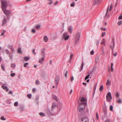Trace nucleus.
I'll list each match as a JSON object with an SVG mask.
<instances>
[{
    "label": "nucleus",
    "instance_id": "09e8293b",
    "mask_svg": "<svg viewBox=\"0 0 122 122\" xmlns=\"http://www.w3.org/2000/svg\"><path fill=\"white\" fill-rule=\"evenodd\" d=\"M111 120L110 119H107L105 121V122H111Z\"/></svg>",
    "mask_w": 122,
    "mask_h": 122
},
{
    "label": "nucleus",
    "instance_id": "dca6fc26",
    "mask_svg": "<svg viewBox=\"0 0 122 122\" xmlns=\"http://www.w3.org/2000/svg\"><path fill=\"white\" fill-rule=\"evenodd\" d=\"M44 50H45V49L43 48V50H42L41 51V55L42 56H43V57H44L45 56V54L44 53Z\"/></svg>",
    "mask_w": 122,
    "mask_h": 122
},
{
    "label": "nucleus",
    "instance_id": "f8f14e48",
    "mask_svg": "<svg viewBox=\"0 0 122 122\" xmlns=\"http://www.w3.org/2000/svg\"><path fill=\"white\" fill-rule=\"evenodd\" d=\"M1 86L3 89L5 90H6V92H8L9 91V89L8 88L7 86H5L4 85H2Z\"/></svg>",
    "mask_w": 122,
    "mask_h": 122
},
{
    "label": "nucleus",
    "instance_id": "79ce46f5",
    "mask_svg": "<svg viewBox=\"0 0 122 122\" xmlns=\"http://www.w3.org/2000/svg\"><path fill=\"white\" fill-rule=\"evenodd\" d=\"M113 107L112 105H111L110 106V110L111 111H112L113 110Z\"/></svg>",
    "mask_w": 122,
    "mask_h": 122
},
{
    "label": "nucleus",
    "instance_id": "0eeeda50",
    "mask_svg": "<svg viewBox=\"0 0 122 122\" xmlns=\"http://www.w3.org/2000/svg\"><path fill=\"white\" fill-rule=\"evenodd\" d=\"M60 79V76L59 75H58L55 77V83L56 85H57Z\"/></svg>",
    "mask_w": 122,
    "mask_h": 122
},
{
    "label": "nucleus",
    "instance_id": "5701e85b",
    "mask_svg": "<svg viewBox=\"0 0 122 122\" xmlns=\"http://www.w3.org/2000/svg\"><path fill=\"white\" fill-rule=\"evenodd\" d=\"M30 59V58L29 57L27 56L25 57H24V60L25 61H27L28 60Z\"/></svg>",
    "mask_w": 122,
    "mask_h": 122
},
{
    "label": "nucleus",
    "instance_id": "a211bd4d",
    "mask_svg": "<svg viewBox=\"0 0 122 122\" xmlns=\"http://www.w3.org/2000/svg\"><path fill=\"white\" fill-rule=\"evenodd\" d=\"M117 102L121 104L122 102V100L121 99L118 98V100H117Z\"/></svg>",
    "mask_w": 122,
    "mask_h": 122
},
{
    "label": "nucleus",
    "instance_id": "1a4fd4ad",
    "mask_svg": "<svg viewBox=\"0 0 122 122\" xmlns=\"http://www.w3.org/2000/svg\"><path fill=\"white\" fill-rule=\"evenodd\" d=\"M7 19L5 17H4L2 21V26L5 25L6 24H7Z\"/></svg>",
    "mask_w": 122,
    "mask_h": 122
},
{
    "label": "nucleus",
    "instance_id": "cd10ccee",
    "mask_svg": "<svg viewBox=\"0 0 122 122\" xmlns=\"http://www.w3.org/2000/svg\"><path fill=\"white\" fill-rule=\"evenodd\" d=\"M11 66L13 68H14L15 66V65L14 63H11Z\"/></svg>",
    "mask_w": 122,
    "mask_h": 122
},
{
    "label": "nucleus",
    "instance_id": "6e6552de",
    "mask_svg": "<svg viewBox=\"0 0 122 122\" xmlns=\"http://www.w3.org/2000/svg\"><path fill=\"white\" fill-rule=\"evenodd\" d=\"M115 45L114 40L113 38L112 40V42L111 44L110 45V47L112 49V51L113 52V49Z\"/></svg>",
    "mask_w": 122,
    "mask_h": 122
},
{
    "label": "nucleus",
    "instance_id": "423d86ee",
    "mask_svg": "<svg viewBox=\"0 0 122 122\" xmlns=\"http://www.w3.org/2000/svg\"><path fill=\"white\" fill-rule=\"evenodd\" d=\"M67 35V32H65L63 35V38L66 41L67 40L69 37V35Z\"/></svg>",
    "mask_w": 122,
    "mask_h": 122
},
{
    "label": "nucleus",
    "instance_id": "774afa93",
    "mask_svg": "<svg viewBox=\"0 0 122 122\" xmlns=\"http://www.w3.org/2000/svg\"><path fill=\"white\" fill-rule=\"evenodd\" d=\"M36 91V89L35 88H33L32 89V92L33 93H34Z\"/></svg>",
    "mask_w": 122,
    "mask_h": 122
},
{
    "label": "nucleus",
    "instance_id": "f257e3e1",
    "mask_svg": "<svg viewBox=\"0 0 122 122\" xmlns=\"http://www.w3.org/2000/svg\"><path fill=\"white\" fill-rule=\"evenodd\" d=\"M80 102L82 103H79L77 108V111L78 112V117L80 122H83L84 119V97L81 98Z\"/></svg>",
    "mask_w": 122,
    "mask_h": 122
},
{
    "label": "nucleus",
    "instance_id": "6ab92c4d",
    "mask_svg": "<svg viewBox=\"0 0 122 122\" xmlns=\"http://www.w3.org/2000/svg\"><path fill=\"white\" fill-rule=\"evenodd\" d=\"M13 53H10L9 55V57L10 58L11 60H12V59Z\"/></svg>",
    "mask_w": 122,
    "mask_h": 122
},
{
    "label": "nucleus",
    "instance_id": "4468645a",
    "mask_svg": "<svg viewBox=\"0 0 122 122\" xmlns=\"http://www.w3.org/2000/svg\"><path fill=\"white\" fill-rule=\"evenodd\" d=\"M100 0H95L94 1V4L96 5L98 4Z\"/></svg>",
    "mask_w": 122,
    "mask_h": 122
},
{
    "label": "nucleus",
    "instance_id": "2eb2a0df",
    "mask_svg": "<svg viewBox=\"0 0 122 122\" xmlns=\"http://www.w3.org/2000/svg\"><path fill=\"white\" fill-rule=\"evenodd\" d=\"M52 98L53 99L55 100L56 101H58V99H57V97L55 95H53L52 96Z\"/></svg>",
    "mask_w": 122,
    "mask_h": 122
},
{
    "label": "nucleus",
    "instance_id": "a878e982",
    "mask_svg": "<svg viewBox=\"0 0 122 122\" xmlns=\"http://www.w3.org/2000/svg\"><path fill=\"white\" fill-rule=\"evenodd\" d=\"M117 24L119 25H121L122 24V20H120L118 22Z\"/></svg>",
    "mask_w": 122,
    "mask_h": 122
},
{
    "label": "nucleus",
    "instance_id": "3c124183",
    "mask_svg": "<svg viewBox=\"0 0 122 122\" xmlns=\"http://www.w3.org/2000/svg\"><path fill=\"white\" fill-rule=\"evenodd\" d=\"M96 117L97 119H98L99 117L98 114L97 112L96 113Z\"/></svg>",
    "mask_w": 122,
    "mask_h": 122
},
{
    "label": "nucleus",
    "instance_id": "2f4dec72",
    "mask_svg": "<svg viewBox=\"0 0 122 122\" xmlns=\"http://www.w3.org/2000/svg\"><path fill=\"white\" fill-rule=\"evenodd\" d=\"M68 73V71L67 70H66L65 71V76L66 77L67 76V75Z\"/></svg>",
    "mask_w": 122,
    "mask_h": 122
},
{
    "label": "nucleus",
    "instance_id": "4d7b16f0",
    "mask_svg": "<svg viewBox=\"0 0 122 122\" xmlns=\"http://www.w3.org/2000/svg\"><path fill=\"white\" fill-rule=\"evenodd\" d=\"M112 4H111L110 6V9L109 10V11H111V10L112 9Z\"/></svg>",
    "mask_w": 122,
    "mask_h": 122
},
{
    "label": "nucleus",
    "instance_id": "f704fd0d",
    "mask_svg": "<svg viewBox=\"0 0 122 122\" xmlns=\"http://www.w3.org/2000/svg\"><path fill=\"white\" fill-rule=\"evenodd\" d=\"M27 96L29 99H30L31 97V94H29L27 95Z\"/></svg>",
    "mask_w": 122,
    "mask_h": 122
},
{
    "label": "nucleus",
    "instance_id": "9d476101",
    "mask_svg": "<svg viewBox=\"0 0 122 122\" xmlns=\"http://www.w3.org/2000/svg\"><path fill=\"white\" fill-rule=\"evenodd\" d=\"M72 27L71 26H70L68 28V30L71 34L72 33Z\"/></svg>",
    "mask_w": 122,
    "mask_h": 122
},
{
    "label": "nucleus",
    "instance_id": "c756f323",
    "mask_svg": "<svg viewBox=\"0 0 122 122\" xmlns=\"http://www.w3.org/2000/svg\"><path fill=\"white\" fill-rule=\"evenodd\" d=\"M100 41V39H99L97 41L96 44L97 46H98V45L99 44Z\"/></svg>",
    "mask_w": 122,
    "mask_h": 122
},
{
    "label": "nucleus",
    "instance_id": "a19ab883",
    "mask_svg": "<svg viewBox=\"0 0 122 122\" xmlns=\"http://www.w3.org/2000/svg\"><path fill=\"white\" fill-rule=\"evenodd\" d=\"M14 105L15 106H17L18 105V102H15Z\"/></svg>",
    "mask_w": 122,
    "mask_h": 122
},
{
    "label": "nucleus",
    "instance_id": "338daca9",
    "mask_svg": "<svg viewBox=\"0 0 122 122\" xmlns=\"http://www.w3.org/2000/svg\"><path fill=\"white\" fill-rule=\"evenodd\" d=\"M94 53V51L93 50H92L90 52V54L91 55L93 54Z\"/></svg>",
    "mask_w": 122,
    "mask_h": 122
},
{
    "label": "nucleus",
    "instance_id": "58836bf2",
    "mask_svg": "<svg viewBox=\"0 0 122 122\" xmlns=\"http://www.w3.org/2000/svg\"><path fill=\"white\" fill-rule=\"evenodd\" d=\"M75 3L74 2H73L72 4L70 5V6L71 7H73L75 6Z\"/></svg>",
    "mask_w": 122,
    "mask_h": 122
},
{
    "label": "nucleus",
    "instance_id": "ddd939ff",
    "mask_svg": "<svg viewBox=\"0 0 122 122\" xmlns=\"http://www.w3.org/2000/svg\"><path fill=\"white\" fill-rule=\"evenodd\" d=\"M84 66V62L83 60L82 61V62L81 63V67L80 69V71H81L82 70L83 66Z\"/></svg>",
    "mask_w": 122,
    "mask_h": 122
},
{
    "label": "nucleus",
    "instance_id": "864d4df0",
    "mask_svg": "<svg viewBox=\"0 0 122 122\" xmlns=\"http://www.w3.org/2000/svg\"><path fill=\"white\" fill-rule=\"evenodd\" d=\"M103 112H104V114L105 115V116H106L107 114V111H103Z\"/></svg>",
    "mask_w": 122,
    "mask_h": 122
},
{
    "label": "nucleus",
    "instance_id": "e2e57ef3",
    "mask_svg": "<svg viewBox=\"0 0 122 122\" xmlns=\"http://www.w3.org/2000/svg\"><path fill=\"white\" fill-rule=\"evenodd\" d=\"M109 8V6H108V8H107V10L106 13V15L105 16V17L107 15V13H108Z\"/></svg>",
    "mask_w": 122,
    "mask_h": 122
},
{
    "label": "nucleus",
    "instance_id": "c9c22d12",
    "mask_svg": "<svg viewBox=\"0 0 122 122\" xmlns=\"http://www.w3.org/2000/svg\"><path fill=\"white\" fill-rule=\"evenodd\" d=\"M97 86V83H96L94 86L93 88L94 91H95Z\"/></svg>",
    "mask_w": 122,
    "mask_h": 122
},
{
    "label": "nucleus",
    "instance_id": "0e129e2a",
    "mask_svg": "<svg viewBox=\"0 0 122 122\" xmlns=\"http://www.w3.org/2000/svg\"><path fill=\"white\" fill-rule=\"evenodd\" d=\"M50 2L49 3V5H51L53 3V1L52 0L50 1Z\"/></svg>",
    "mask_w": 122,
    "mask_h": 122
},
{
    "label": "nucleus",
    "instance_id": "4be33fe9",
    "mask_svg": "<svg viewBox=\"0 0 122 122\" xmlns=\"http://www.w3.org/2000/svg\"><path fill=\"white\" fill-rule=\"evenodd\" d=\"M44 57H42L41 59L39 60V63H41L44 61Z\"/></svg>",
    "mask_w": 122,
    "mask_h": 122
},
{
    "label": "nucleus",
    "instance_id": "8fccbe9b",
    "mask_svg": "<svg viewBox=\"0 0 122 122\" xmlns=\"http://www.w3.org/2000/svg\"><path fill=\"white\" fill-rule=\"evenodd\" d=\"M8 47L10 49H11L13 48L12 46L10 45H8Z\"/></svg>",
    "mask_w": 122,
    "mask_h": 122
},
{
    "label": "nucleus",
    "instance_id": "de8ad7c7",
    "mask_svg": "<svg viewBox=\"0 0 122 122\" xmlns=\"http://www.w3.org/2000/svg\"><path fill=\"white\" fill-rule=\"evenodd\" d=\"M28 64V63L27 62L25 63L24 65V67H26L27 66V65Z\"/></svg>",
    "mask_w": 122,
    "mask_h": 122
},
{
    "label": "nucleus",
    "instance_id": "e433bc0d",
    "mask_svg": "<svg viewBox=\"0 0 122 122\" xmlns=\"http://www.w3.org/2000/svg\"><path fill=\"white\" fill-rule=\"evenodd\" d=\"M0 119L1 120H6V119L4 118V116H2L1 117Z\"/></svg>",
    "mask_w": 122,
    "mask_h": 122
},
{
    "label": "nucleus",
    "instance_id": "20e7f679",
    "mask_svg": "<svg viewBox=\"0 0 122 122\" xmlns=\"http://www.w3.org/2000/svg\"><path fill=\"white\" fill-rule=\"evenodd\" d=\"M81 33L80 32H78L76 34L75 37V40L74 43L75 44H77L79 40L80 37V36Z\"/></svg>",
    "mask_w": 122,
    "mask_h": 122
},
{
    "label": "nucleus",
    "instance_id": "5fc2aeb1",
    "mask_svg": "<svg viewBox=\"0 0 122 122\" xmlns=\"http://www.w3.org/2000/svg\"><path fill=\"white\" fill-rule=\"evenodd\" d=\"M104 48L103 47H102V54H104Z\"/></svg>",
    "mask_w": 122,
    "mask_h": 122
},
{
    "label": "nucleus",
    "instance_id": "f3484780",
    "mask_svg": "<svg viewBox=\"0 0 122 122\" xmlns=\"http://www.w3.org/2000/svg\"><path fill=\"white\" fill-rule=\"evenodd\" d=\"M87 105V100L86 98L84 97V109H85V107Z\"/></svg>",
    "mask_w": 122,
    "mask_h": 122
},
{
    "label": "nucleus",
    "instance_id": "c03bdc74",
    "mask_svg": "<svg viewBox=\"0 0 122 122\" xmlns=\"http://www.w3.org/2000/svg\"><path fill=\"white\" fill-rule=\"evenodd\" d=\"M15 73H13L10 74V76L11 77H13L15 76Z\"/></svg>",
    "mask_w": 122,
    "mask_h": 122
},
{
    "label": "nucleus",
    "instance_id": "9b49d317",
    "mask_svg": "<svg viewBox=\"0 0 122 122\" xmlns=\"http://www.w3.org/2000/svg\"><path fill=\"white\" fill-rule=\"evenodd\" d=\"M19 109L20 111H23L24 110V106L23 105H20V106Z\"/></svg>",
    "mask_w": 122,
    "mask_h": 122
},
{
    "label": "nucleus",
    "instance_id": "f03ea898",
    "mask_svg": "<svg viewBox=\"0 0 122 122\" xmlns=\"http://www.w3.org/2000/svg\"><path fill=\"white\" fill-rule=\"evenodd\" d=\"M4 12V13L5 14L7 17V19L9 20L10 19V17L12 15V12L10 10H6V9H5L2 10Z\"/></svg>",
    "mask_w": 122,
    "mask_h": 122
},
{
    "label": "nucleus",
    "instance_id": "72a5a7b5",
    "mask_svg": "<svg viewBox=\"0 0 122 122\" xmlns=\"http://www.w3.org/2000/svg\"><path fill=\"white\" fill-rule=\"evenodd\" d=\"M6 32V31L3 30H2V32L1 34V36H3L4 35V33H5Z\"/></svg>",
    "mask_w": 122,
    "mask_h": 122
},
{
    "label": "nucleus",
    "instance_id": "aec40b11",
    "mask_svg": "<svg viewBox=\"0 0 122 122\" xmlns=\"http://www.w3.org/2000/svg\"><path fill=\"white\" fill-rule=\"evenodd\" d=\"M48 40V38L46 36H45L44 38V41L45 42H47Z\"/></svg>",
    "mask_w": 122,
    "mask_h": 122
},
{
    "label": "nucleus",
    "instance_id": "6e6d98bb",
    "mask_svg": "<svg viewBox=\"0 0 122 122\" xmlns=\"http://www.w3.org/2000/svg\"><path fill=\"white\" fill-rule=\"evenodd\" d=\"M85 113H88L89 112V111L88 110V109L87 108L86 109V110H85Z\"/></svg>",
    "mask_w": 122,
    "mask_h": 122
},
{
    "label": "nucleus",
    "instance_id": "c85d7f7f",
    "mask_svg": "<svg viewBox=\"0 0 122 122\" xmlns=\"http://www.w3.org/2000/svg\"><path fill=\"white\" fill-rule=\"evenodd\" d=\"M113 64L112 63H111V71L112 72L113 71Z\"/></svg>",
    "mask_w": 122,
    "mask_h": 122
},
{
    "label": "nucleus",
    "instance_id": "bb28decb",
    "mask_svg": "<svg viewBox=\"0 0 122 122\" xmlns=\"http://www.w3.org/2000/svg\"><path fill=\"white\" fill-rule=\"evenodd\" d=\"M39 114L41 117H44L45 116V114L43 113L42 112H40L39 113Z\"/></svg>",
    "mask_w": 122,
    "mask_h": 122
},
{
    "label": "nucleus",
    "instance_id": "ea45409f",
    "mask_svg": "<svg viewBox=\"0 0 122 122\" xmlns=\"http://www.w3.org/2000/svg\"><path fill=\"white\" fill-rule=\"evenodd\" d=\"M89 74H88L86 76L85 78V80H86L88 79L89 77Z\"/></svg>",
    "mask_w": 122,
    "mask_h": 122
},
{
    "label": "nucleus",
    "instance_id": "4c0bfd02",
    "mask_svg": "<svg viewBox=\"0 0 122 122\" xmlns=\"http://www.w3.org/2000/svg\"><path fill=\"white\" fill-rule=\"evenodd\" d=\"M35 49H33L32 50V52L35 55H36V52H35Z\"/></svg>",
    "mask_w": 122,
    "mask_h": 122
},
{
    "label": "nucleus",
    "instance_id": "49530a36",
    "mask_svg": "<svg viewBox=\"0 0 122 122\" xmlns=\"http://www.w3.org/2000/svg\"><path fill=\"white\" fill-rule=\"evenodd\" d=\"M40 83V82L39 81L37 80L36 81V85H39V84Z\"/></svg>",
    "mask_w": 122,
    "mask_h": 122
},
{
    "label": "nucleus",
    "instance_id": "69168bd1",
    "mask_svg": "<svg viewBox=\"0 0 122 122\" xmlns=\"http://www.w3.org/2000/svg\"><path fill=\"white\" fill-rule=\"evenodd\" d=\"M119 96V94L118 92H117L116 94V96L117 97H118Z\"/></svg>",
    "mask_w": 122,
    "mask_h": 122
},
{
    "label": "nucleus",
    "instance_id": "412c9836",
    "mask_svg": "<svg viewBox=\"0 0 122 122\" xmlns=\"http://www.w3.org/2000/svg\"><path fill=\"white\" fill-rule=\"evenodd\" d=\"M103 86L102 85H101L100 88H99V91H101H101H102L103 89Z\"/></svg>",
    "mask_w": 122,
    "mask_h": 122
},
{
    "label": "nucleus",
    "instance_id": "7ed1b4c3",
    "mask_svg": "<svg viewBox=\"0 0 122 122\" xmlns=\"http://www.w3.org/2000/svg\"><path fill=\"white\" fill-rule=\"evenodd\" d=\"M1 8L2 10L4 9H6L7 6H8L7 3L8 2L5 0H1Z\"/></svg>",
    "mask_w": 122,
    "mask_h": 122
},
{
    "label": "nucleus",
    "instance_id": "7c9ffc66",
    "mask_svg": "<svg viewBox=\"0 0 122 122\" xmlns=\"http://www.w3.org/2000/svg\"><path fill=\"white\" fill-rule=\"evenodd\" d=\"M1 68H2L3 70L4 71H5V69L4 68V65L3 64H2L1 65Z\"/></svg>",
    "mask_w": 122,
    "mask_h": 122
},
{
    "label": "nucleus",
    "instance_id": "39448f33",
    "mask_svg": "<svg viewBox=\"0 0 122 122\" xmlns=\"http://www.w3.org/2000/svg\"><path fill=\"white\" fill-rule=\"evenodd\" d=\"M106 99L108 102L110 101L111 99H112V97L110 92H108L106 95Z\"/></svg>",
    "mask_w": 122,
    "mask_h": 122
},
{
    "label": "nucleus",
    "instance_id": "13d9d810",
    "mask_svg": "<svg viewBox=\"0 0 122 122\" xmlns=\"http://www.w3.org/2000/svg\"><path fill=\"white\" fill-rule=\"evenodd\" d=\"M5 52L7 54H8L9 53V51L8 50H5Z\"/></svg>",
    "mask_w": 122,
    "mask_h": 122
},
{
    "label": "nucleus",
    "instance_id": "052dcab7",
    "mask_svg": "<svg viewBox=\"0 0 122 122\" xmlns=\"http://www.w3.org/2000/svg\"><path fill=\"white\" fill-rule=\"evenodd\" d=\"M106 35V33L104 32H103L102 34V37H103Z\"/></svg>",
    "mask_w": 122,
    "mask_h": 122
},
{
    "label": "nucleus",
    "instance_id": "603ef678",
    "mask_svg": "<svg viewBox=\"0 0 122 122\" xmlns=\"http://www.w3.org/2000/svg\"><path fill=\"white\" fill-rule=\"evenodd\" d=\"M32 32L34 33H35L36 32L35 30L34 29H32Z\"/></svg>",
    "mask_w": 122,
    "mask_h": 122
},
{
    "label": "nucleus",
    "instance_id": "37998d69",
    "mask_svg": "<svg viewBox=\"0 0 122 122\" xmlns=\"http://www.w3.org/2000/svg\"><path fill=\"white\" fill-rule=\"evenodd\" d=\"M17 51L19 53H22V52L21 51V49L20 48H19L17 50Z\"/></svg>",
    "mask_w": 122,
    "mask_h": 122
},
{
    "label": "nucleus",
    "instance_id": "bf43d9fd",
    "mask_svg": "<svg viewBox=\"0 0 122 122\" xmlns=\"http://www.w3.org/2000/svg\"><path fill=\"white\" fill-rule=\"evenodd\" d=\"M103 111H107L106 109V107H104L103 106Z\"/></svg>",
    "mask_w": 122,
    "mask_h": 122
},
{
    "label": "nucleus",
    "instance_id": "b1692460",
    "mask_svg": "<svg viewBox=\"0 0 122 122\" xmlns=\"http://www.w3.org/2000/svg\"><path fill=\"white\" fill-rule=\"evenodd\" d=\"M111 83V81L109 79H108L107 80V82L106 83V85H108L110 84Z\"/></svg>",
    "mask_w": 122,
    "mask_h": 122
},
{
    "label": "nucleus",
    "instance_id": "473e14b6",
    "mask_svg": "<svg viewBox=\"0 0 122 122\" xmlns=\"http://www.w3.org/2000/svg\"><path fill=\"white\" fill-rule=\"evenodd\" d=\"M41 26L40 25H37L35 26V28L37 29H38L40 28Z\"/></svg>",
    "mask_w": 122,
    "mask_h": 122
},
{
    "label": "nucleus",
    "instance_id": "680f3d73",
    "mask_svg": "<svg viewBox=\"0 0 122 122\" xmlns=\"http://www.w3.org/2000/svg\"><path fill=\"white\" fill-rule=\"evenodd\" d=\"M118 19L119 20L122 19V15L118 17Z\"/></svg>",
    "mask_w": 122,
    "mask_h": 122
},
{
    "label": "nucleus",
    "instance_id": "393cba45",
    "mask_svg": "<svg viewBox=\"0 0 122 122\" xmlns=\"http://www.w3.org/2000/svg\"><path fill=\"white\" fill-rule=\"evenodd\" d=\"M84 122H89L88 119L87 117H84Z\"/></svg>",
    "mask_w": 122,
    "mask_h": 122
},
{
    "label": "nucleus",
    "instance_id": "a18cd8bd",
    "mask_svg": "<svg viewBox=\"0 0 122 122\" xmlns=\"http://www.w3.org/2000/svg\"><path fill=\"white\" fill-rule=\"evenodd\" d=\"M105 40L104 39H103L102 40V42L101 43V44H104L105 43V42L104 41Z\"/></svg>",
    "mask_w": 122,
    "mask_h": 122
}]
</instances>
